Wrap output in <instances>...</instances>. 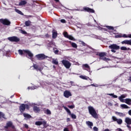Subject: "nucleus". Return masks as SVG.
Returning <instances> with one entry per match:
<instances>
[{"label": "nucleus", "mask_w": 131, "mask_h": 131, "mask_svg": "<svg viewBox=\"0 0 131 131\" xmlns=\"http://www.w3.org/2000/svg\"><path fill=\"white\" fill-rule=\"evenodd\" d=\"M125 122L127 124H131V118L128 117H126L125 119Z\"/></svg>", "instance_id": "obj_17"}, {"label": "nucleus", "mask_w": 131, "mask_h": 131, "mask_svg": "<svg viewBox=\"0 0 131 131\" xmlns=\"http://www.w3.org/2000/svg\"><path fill=\"white\" fill-rule=\"evenodd\" d=\"M29 17H30V18L32 17V15H29Z\"/></svg>", "instance_id": "obj_64"}, {"label": "nucleus", "mask_w": 131, "mask_h": 131, "mask_svg": "<svg viewBox=\"0 0 131 131\" xmlns=\"http://www.w3.org/2000/svg\"><path fill=\"white\" fill-rule=\"evenodd\" d=\"M45 113H46V114H47V115H51V114H52V112H51V111L49 109H47L45 112Z\"/></svg>", "instance_id": "obj_31"}, {"label": "nucleus", "mask_w": 131, "mask_h": 131, "mask_svg": "<svg viewBox=\"0 0 131 131\" xmlns=\"http://www.w3.org/2000/svg\"><path fill=\"white\" fill-rule=\"evenodd\" d=\"M68 38H69V39H70L71 40H75L74 37H73V36L71 35H69V37H68Z\"/></svg>", "instance_id": "obj_40"}, {"label": "nucleus", "mask_w": 131, "mask_h": 131, "mask_svg": "<svg viewBox=\"0 0 131 131\" xmlns=\"http://www.w3.org/2000/svg\"><path fill=\"white\" fill-rule=\"evenodd\" d=\"M129 45L131 46V39L129 40Z\"/></svg>", "instance_id": "obj_59"}, {"label": "nucleus", "mask_w": 131, "mask_h": 131, "mask_svg": "<svg viewBox=\"0 0 131 131\" xmlns=\"http://www.w3.org/2000/svg\"><path fill=\"white\" fill-rule=\"evenodd\" d=\"M70 43H71L72 48H74L75 49H76L77 48V45L75 42H71V41H70Z\"/></svg>", "instance_id": "obj_23"}, {"label": "nucleus", "mask_w": 131, "mask_h": 131, "mask_svg": "<svg viewBox=\"0 0 131 131\" xmlns=\"http://www.w3.org/2000/svg\"><path fill=\"white\" fill-rule=\"evenodd\" d=\"M112 119L115 122H117L119 125L122 124V119H118L117 117L113 116L112 118Z\"/></svg>", "instance_id": "obj_7"}, {"label": "nucleus", "mask_w": 131, "mask_h": 131, "mask_svg": "<svg viewBox=\"0 0 131 131\" xmlns=\"http://www.w3.org/2000/svg\"><path fill=\"white\" fill-rule=\"evenodd\" d=\"M58 35V33H57V32H53V34H52V37L53 38H56V37H57Z\"/></svg>", "instance_id": "obj_29"}, {"label": "nucleus", "mask_w": 131, "mask_h": 131, "mask_svg": "<svg viewBox=\"0 0 131 131\" xmlns=\"http://www.w3.org/2000/svg\"><path fill=\"white\" fill-rule=\"evenodd\" d=\"M52 63L53 64H55V65H58V64H59V62H58V60L55 59H53Z\"/></svg>", "instance_id": "obj_33"}, {"label": "nucleus", "mask_w": 131, "mask_h": 131, "mask_svg": "<svg viewBox=\"0 0 131 131\" xmlns=\"http://www.w3.org/2000/svg\"><path fill=\"white\" fill-rule=\"evenodd\" d=\"M98 56L100 57V58H103V57L107 56V53L105 52H101L98 54Z\"/></svg>", "instance_id": "obj_20"}, {"label": "nucleus", "mask_w": 131, "mask_h": 131, "mask_svg": "<svg viewBox=\"0 0 131 131\" xmlns=\"http://www.w3.org/2000/svg\"><path fill=\"white\" fill-rule=\"evenodd\" d=\"M69 115L71 116V117L73 118V119H76V115H75L74 114H72L71 113V114Z\"/></svg>", "instance_id": "obj_39"}, {"label": "nucleus", "mask_w": 131, "mask_h": 131, "mask_svg": "<svg viewBox=\"0 0 131 131\" xmlns=\"http://www.w3.org/2000/svg\"><path fill=\"white\" fill-rule=\"evenodd\" d=\"M129 115H130L131 116V110H130L128 112Z\"/></svg>", "instance_id": "obj_54"}, {"label": "nucleus", "mask_w": 131, "mask_h": 131, "mask_svg": "<svg viewBox=\"0 0 131 131\" xmlns=\"http://www.w3.org/2000/svg\"><path fill=\"white\" fill-rule=\"evenodd\" d=\"M69 121H70V118H68L67 119V122H69Z\"/></svg>", "instance_id": "obj_53"}, {"label": "nucleus", "mask_w": 131, "mask_h": 131, "mask_svg": "<svg viewBox=\"0 0 131 131\" xmlns=\"http://www.w3.org/2000/svg\"><path fill=\"white\" fill-rule=\"evenodd\" d=\"M74 83V82L73 81H71V84L72 85H75L74 84H73Z\"/></svg>", "instance_id": "obj_58"}, {"label": "nucleus", "mask_w": 131, "mask_h": 131, "mask_svg": "<svg viewBox=\"0 0 131 131\" xmlns=\"http://www.w3.org/2000/svg\"><path fill=\"white\" fill-rule=\"evenodd\" d=\"M8 39L10 41H14L15 42L20 41V38H18L17 36L9 37L8 38Z\"/></svg>", "instance_id": "obj_8"}, {"label": "nucleus", "mask_w": 131, "mask_h": 131, "mask_svg": "<svg viewBox=\"0 0 131 131\" xmlns=\"http://www.w3.org/2000/svg\"><path fill=\"white\" fill-rule=\"evenodd\" d=\"M130 124H127V127H128V128H129V129H130L131 127L130 126H129Z\"/></svg>", "instance_id": "obj_51"}, {"label": "nucleus", "mask_w": 131, "mask_h": 131, "mask_svg": "<svg viewBox=\"0 0 131 131\" xmlns=\"http://www.w3.org/2000/svg\"><path fill=\"white\" fill-rule=\"evenodd\" d=\"M61 62L62 63L64 67H66V68H67V69H69V68L71 67V63H70V62H69L68 60L63 59L61 61Z\"/></svg>", "instance_id": "obj_5"}, {"label": "nucleus", "mask_w": 131, "mask_h": 131, "mask_svg": "<svg viewBox=\"0 0 131 131\" xmlns=\"http://www.w3.org/2000/svg\"><path fill=\"white\" fill-rule=\"evenodd\" d=\"M86 124L88 125V126H89L90 128H92V126H94V124L93 123V122L90 121H86Z\"/></svg>", "instance_id": "obj_18"}, {"label": "nucleus", "mask_w": 131, "mask_h": 131, "mask_svg": "<svg viewBox=\"0 0 131 131\" xmlns=\"http://www.w3.org/2000/svg\"><path fill=\"white\" fill-rule=\"evenodd\" d=\"M81 45H82L83 46H84V47H85V43H84V42L83 41H81Z\"/></svg>", "instance_id": "obj_49"}, {"label": "nucleus", "mask_w": 131, "mask_h": 131, "mask_svg": "<svg viewBox=\"0 0 131 131\" xmlns=\"http://www.w3.org/2000/svg\"><path fill=\"white\" fill-rule=\"evenodd\" d=\"M30 24H31V21L30 20H27L25 22V25L26 26H30Z\"/></svg>", "instance_id": "obj_34"}, {"label": "nucleus", "mask_w": 131, "mask_h": 131, "mask_svg": "<svg viewBox=\"0 0 131 131\" xmlns=\"http://www.w3.org/2000/svg\"><path fill=\"white\" fill-rule=\"evenodd\" d=\"M1 22L4 24V25H7L8 26L11 24V22L9 21V20L5 19H1Z\"/></svg>", "instance_id": "obj_14"}, {"label": "nucleus", "mask_w": 131, "mask_h": 131, "mask_svg": "<svg viewBox=\"0 0 131 131\" xmlns=\"http://www.w3.org/2000/svg\"><path fill=\"white\" fill-rule=\"evenodd\" d=\"M54 53H55V54H58V53H59V50H55V51H54Z\"/></svg>", "instance_id": "obj_52"}, {"label": "nucleus", "mask_w": 131, "mask_h": 131, "mask_svg": "<svg viewBox=\"0 0 131 131\" xmlns=\"http://www.w3.org/2000/svg\"><path fill=\"white\" fill-rule=\"evenodd\" d=\"M18 53L22 56L24 53L25 54H27V55L29 56V59L31 60V61H33V53L31 52V51L29 50H18Z\"/></svg>", "instance_id": "obj_1"}, {"label": "nucleus", "mask_w": 131, "mask_h": 131, "mask_svg": "<svg viewBox=\"0 0 131 131\" xmlns=\"http://www.w3.org/2000/svg\"><path fill=\"white\" fill-rule=\"evenodd\" d=\"M121 50L122 51H129V50H130L129 48H126L125 47H121Z\"/></svg>", "instance_id": "obj_32"}, {"label": "nucleus", "mask_w": 131, "mask_h": 131, "mask_svg": "<svg viewBox=\"0 0 131 131\" xmlns=\"http://www.w3.org/2000/svg\"><path fill=\"white\" fill-rule=\"evenodd\" d=\"M33 110H34V112H36V113H37V112H39V111H40L39 107L36 106L33 107Z\"/></svg>", "instance_id": "obj_21"}, {"label": "nucleus", "mask_w": 131, "mask_h": 131, "mask_svg": "<svg viewBox=\"0 0 131 131\" xmlns=\"http://www.w3.org/2000/svg\"><path fill=\"white\" fill-rule=\"evenodd\" d=\"M116 131H123V130L121 128H118L117 129H116Z\"/></svg>", "instance_id": "obj_48"}, {"label": "nucleus", "mask_w": 131, "mask_h": 131, "mask_svg": "<svg viewBox=\"0 0 131 131\" xmlns=\"http://www.w3.org/2000/svg\"><path fill=\"white\" fill-rule=\"evenodd\" d=\"M124 98H126V94H123L121 95L118 97V99L120 100V102H122V103H126V104H127V105H131V99L127 98L123 99Z\"/></svg>", "instance_id": "obj_2"}, {"label": "nucleus", "mask_w": 131, "mask_h": 131, "mask_svg": "<svg viewBox=\"0 0 131 131\" xmlns=\"http://www.w3.org/2000/svg\"><path fill=\"white\" fill-rule=\"evenodd\" d=\"M106 28L109 29L110 30H114V28H113V27L107 26Z\"/></svg>", "instance_id": "obj_42"}, {"label": "nucleus", "mask_w": 131, "mask_h": 131, "mask_svg": "<svg viewBox=\"0 0 131 131\" xmlns=\"http://www.w3.org/2000/svg\"><path fill=\"white\" fill-rule=\"evenodd\" d=\"M4 127L5 128H9V127L14 128L15 127L13 125V123L12 122L9 121L7 123L6 125Z\"/></svg>", "instance_id": "obj_13"}, {"label": "nucleus", "mask_w": 131, "mask_h": 131, "mask_svg": "<svg viewBox=\"0 0 131 131\" xmlns=\"http://www.w3.org/2000/svg\"><path fill=\"white\" fill-rule=\"evenodd\" d=\"M63 131H69V129L68 128H64Z\"/></svg>", "instance_id": "obj_50"}, {"label": "nucleus", "mask_w": 131, "mask_h": 131, "mask_svg": "<svg viewBox=\"0 0 131 131\" xmlns=\"http://www.w3.org/2000/svg\"><path fill=\"white\" fill-rule=\"evenodd\" d=\"M25 109H27V110H29V105H28V104H22L20 105L19 110L20 112H24Z\"/></svg>", "instance_id": "obj_6"}, {"label": "nucleus", "mask_w": 131, "mask_h": 131, "mask_svg": "<svg viewBox=\"0 0 131 131\" xmlns=\"http://www.w3.org/2000/svg\"><path fill=\"white\" fill-rule=\"evenodd\" d=\"M63 96L65 97V98H69V97H71L72 96V94H71V92L68 90H66L63 93Z\"/></svg>", "instance_id": "obj_10"}, {"label": "nucleus", "mask_w": 131, "mask_h": 131, "mask_svg": "<svg viewBox=\"0 0 131 131\" xmlns=\"http://www.w3.org/2000/svg\"><path fill=\"white\" fill-rule=\"evenodd\" d=\"M115 37H116V38H120V37H122V36H121V35H117L115 36Z\"/></svg>", "instance_id": "obj_46"}, {"label": "nucleus", "mask_w": 131, "mask_h": 131, "mask_svg": "<svg viewBox=\"0 0 131 131\" xmlns=\"http://www.w3.org/2000/svg\"><path fill=\"white\" fill-rule=\"evenodd\" d=\"M84 11H86V12H89V13H95V10L93 9H91L89 7H85L83 8Z\"/></svg>", "instance_id": "obj_16"}, {"label": "nucleus", "mask_w": 131, "mask_h": 131, "mask_svg": "<svg viewBox=\"0 0 131 131\" xmlns=\"http://www.w3.org/2000/svg\"><path fill=\"white\" fill-rule=\"evenodd\" d=\"M88 110L90 114H91V115H92V116L94 118H98V114L96 112V110H95V108L93 107V106H89Z\"/></svg>", "instance_id": "obj_3"}, {"label": "nucleus", "mask_w": 131, "mask_h": 131, "mask_svg": "<svg viewBox=\"0 0 131 131\" xmlns=\"http://www.w3.org/2000/svg\"><path fill=\"white\" fill-rule=\"evenodd\" d=\"M20 32L22 33V34H27V32H26V31H25L23 30H21L20 31Z\"/></svg>", "instance_id": "obj_44"}, {"label": "nucleus", "mask_w": 131, "mask_h": 131, "mask_svg": "<svg viewBox=\"0 0 131 131\" xmlns=\"http://www.w3.org/2000/svg\"><path fill=\"white\" fill-rule=\"evenodd\" d=\"M42 124L44 126V127H47V122L46 121H36L35 122V125H41Z\"/></svg>", "instance_id": "obj_11"}, {"label": "nucleus", "mask_w": 131, "mask_h": 131, "mask_svg": "<svg viewBox=\"0 0 131 131\" xmlns=\"http://www.w3.org/2000/svg\"><path fill=\"white\" fill-rule=\"evenodd\" d=\"M55 2H56L57 3H58V2H59V0H54Z\"/></svg>", "instance_id": "obj_63"}, {"label": "nucleus", "mask_w": 131, "mask_h": 131, "mask_svg": "<svg viewBox=\"0 0 131 131\" xmlns=\"http://www.w3.org/2000/svg\"><path fill=\"white\" fill-rule=\"evenodd\" d=\"M33 67V68H34V69H35V70H36L37 71H40V72H41L42 69H43V68H42V67L39 66L36 64H34Z\"/></svg>", "instance_id": "obj_9"}, {"label": "nucleus", "mask_w": 131, "mask_h": 131, "mask_svg": "<svg viewBox=\"0 0 131 131\" xmlns=\"http://www.w3.org/2000/svg\"><path fill=\"white\" fill-rule=\"evenodd\" d=\"M108 105H109L110 106H112V103L111 102H108Z\"/></svg>", "instance_id": "obj_56"}, {"label": "nucleus", "mask_w": 131, "mask_h": 131, "mask_svg": "<svg viewBox=\"0 0 131 131\" xmlns=\"http://www.w3.org/2000/svg\"><path fill=\"white\" fill-rule=\"evenodd\" d=\"M2 118H4V119H7V118H6L5 114L4 113L0 112V119H2Z\"/></svg>", "instance_id": "obj_22"}, {"label": "nucleus", "mask_w": 131, "mask_h": 131, "mask_svg": "<svg viewBox=\"0 0 131 131\" xmlns=\"http://www.w3.org/2000/svg\"><path fill=\"white\" fill-rule=\"evenodd\" d=\"M60 22L61 23H66V20L64 19H62L60 20Z\"/></svg>", "instance_id": "obj_47"}, {"label": "nucleus", "mask_w": 131, "mask_h": 131, "mask_svg": "<svg viewBox=\"0 0 131 131\" xmlns=\"http://www.w3.org/2000/svg\"><path fill=\"white\" fill-rule=\"evenodd\" d=\"M129 81H131V76L129 77V79H128Z\"/></svg>", "instance_id": "obj_61"}, {"label": "nucleus", "mask_w": 131, "mask_h": 131, "mask_svg": "<svg viewBox=\"0 0 131 131\" xmlns=\"http://www.w3.org/2000/svg\"><path fill=\"white\" fill-rule=\"evenodd\" d=\"M80 78H81L82 79H85V80H88L90 77L86 76H82L81 75L79 76Z\"/></svg>", "instance_id": "obj_27"}, {"label": "nucleus", "mask_w": 131, "mask_h": 131, "mask_svg": "<svg viewBox=\"0 0 131 131\" xmlns=\"http://www.w3.org/2000/svg\"><path fill=\"white\" fill-rule=\"evenodd\" d=\"M107 95L108 96H112L113 98H115V99L118 98V96H117V95H114V93H113V94H107Z\"/></svg>", "instance_id": "obj_38"}, {"label": "nucleus", "mask_w": 131, "mask_h": 131, "mask_svg": "<svg viewBox=\"0 0 131 131\" xmlns=\"http://www.w3.org/2000/svg\"><path fill=\"white\" fill-rule=\"evenodd\" d=\"M122 45H129V40H125L121 42Z\"/></svg>", "instance_id": "obj_25"}, {"label": "nucleus", "mask_w": 131, "mask_h": 131, "mask_svg": "<svg viewBox=\"0 0 131 131\" xmlns=\"http://www.w3.org/2000/svg\"><path fill=\"white\" fill-rule=\"evenodd\" d=\"M127 37L131 38V34L128 35Z\"/></svg>", "instance_id": "obj_60"}, {"label": "nucleus", "mask_w": 131, "mask_h": 131, "mask_svg": "<svg viewBox=\"0 0 131 131\" xmlns=\"http://www.w3.org/2000/svg\"><path fill=\"white\" fill-rule=\"evenodd\" d=\"M109 49H111V52L112 53H116V51L117 50H119L120 47L119 46L116 44H113L108 46Z\"/></svg>", "instance_id": "obj_4"}, {"label": "nucleus", "mask_w": 131, "mask_h": 131, "mask_svg": "<svg viewBox=\"0 0 131 131\" xmlns=\"http://www.w3.org/2000/svg\"><path fill=\"white\" fill-rule=\"evenodd\" d=\"M27 4L26 1H22L19 3V6H24Z\"/></svg>", "instance_id": "obj_26"}, {"label": "nucleus", "mask_w": 131, "mask_h": 131, "mask_svg": "<svg viewBox=\"0 0 131 131\" xmlns=\"http://www.w3.org/2000/svg\"><path fill=\"white\" fill-rule=\"evenodd\" d=\"M63 108L64 110L67 111V112L68 113L69 115L71 114V112L70 111V110L68 109V108H67L66 106H64Z\"/></svg>", "instance_id": "obj_35"}, {"label": "nucleus", "mask_w": 131, "mask_h": 131, "mask_svg": "<svg viewBox=\"0 0 131 131\" xmlns=\"http://www.w3.org/2000/svg\"><path fill=\"white\" fill-rule=\"evenodd\" d=\"M100 60H103V61H110V58H107L106 57H100Z\"/></svg>", "instance_id": "obj_37"}, {"label": "nucleus", "mask_w": 131, "mask_h": 131, "mask_svg": "<svg viewBox=\"0 0 131 131\" xmlns=\"http://www.w3.org/2000/svg\"><path fill=\"white\" fill-rule=\"evenodd\" d=\"M115 114L118 115L120 117H124V116H125V114L118 112H115Z\"/></svg>", "instance_id": "obj_19"}, {"label": "nucleus", "mask_w": 131, "mask_h": 131, "mask_svg": "<svg viewBox=\"0 0 131 131\" xmlns=\"http://www.w3.org/2000/svg\"><path fill=\"white\" fill-rule=\"evenodd\" d=\"M23 115L25 118H31V116L28 114L24 113Z\"/></svg>", "instance_id": "obj_28"}, {"label": "nucleus", "mask_w": 131, "mask_h": 131, "mask_svg": "<svg viewBox=\"0 0 131 131\" xmlns=\"http://www.w3.org/2000/svg\"><path fill=\"white\" fill-rule=\"evenodd\" d=\"M120 106L122 109H128V108H129L126 104H121Z\"/></svg>", "instance_id": "obj_24"}, {"label": "nucleus", "mask_w": 131, "mask_h": 131, "mask_svg": "<svg viewBox=\"0 0 131 131\" xmlns=\"http://www.w3.org/2000/svg\"><path fill=\"white\" fill-rule=\"evenodd\" d=\"M36 57H37L38 60H43V59H46V55L44 54H38L36 55Z\"/></svg>", "instance_id": "obj_15"}, {"label": "nucleus", "mask_w": 131, "mask_h": 131, "mask_svg": "<svg viewBox=\"0 0 131 131\" xmlns=\"http://www.w3.org/2000/svg\"><path fill=\"white\" fill-rule=\"evenodd\" d=\"M82 68L84 70H86L87 71H89V72L91 71V67L88 64H82Z\"/></svg>", "instance_id": "obj_12"}, {"label": "nucleus", "mask_w": 131, "mask_h": 131, "mask_svg": "<svg viewBox=\"0 0 131 131\" xmlns=\"http://www.w3.org/2000/svg\"><path fill=\"white\" fill-rule=\"evenodd\" d=\"M25 127H26V128H28V125L25 124Z\"/></svg>", "instance_id": "obj_55"}, {"label": "nucleus", "mask_w": 131, "mask_h": 131, "mask_svg": "<svg viewBox=\"0 0 131 131\" xmlns=\"http://www.w3.org/2000/svg\"><path fill=\"white\" fill-rule=\"evenodd\" d=\"M91 85H92V86H96V85H95V84H92Z\"/></svg>", "instance_id": "obj_62"}, {"label": "nucleus", "mask_w": 131, "mask_h": 131, "mask_svg": "<svg viewBox=\"0 0 131 131\" xmlns=\"http://www.w3.org/2000/svg\"><path fill=\"white\" fill-rule=\"evenodd\" d=\"M93 130L94 131H98L99 130V129L98 128V127H96V126H94L93 127Z\"/></svg>", "instance_id": "obj_45"}, {"label": "nucleus", "mask_w": 131, "mask_h": 131, "mask_svg": "<svg viewBox=\"0 0 131 131\" xmlns=\"http://www.w3.org/2000/svg\"><path fill=\"white\" fill-rule=\"evenodd\" d=\"M63 35L64 36V37H67V38H68L69 35H68V33H67V32H64L63 33Z\"/></svg>", "instance_id": "obj_41"}, {"label": "nucleus", "mask_w": 131, "mask_h": 131, "mask_svg": "<svg viewBox=\"0 0 131 131\" xmlns=\"http://www.w3.org/2000/svg\"><path fill=\"white\" fill-rule=\"evenodd\" d=\"M37 88H38L37 86H32L28 87V89L29 90H35V89H37Z\"/></svg>", "instance_id": "obj_36"}, {"label": "nucleus", "mask_w": 131, "mask_h": 131, "mask_svg": "<svg viewBox=\"0 0 131 131\" xmlns=\"http://www.w3.org/2000/svg\"><path fill=\"white\" fill-rule=\"evenodd\" d=\"M68 107L70 109H73V108H75V105H68Z\"/></svg>", "instance_id": "obj_43"}, {"label": "nucleus", "mask_w": 131, "mask_h": 131, "mask_svg": "<svg viewBox=\"0 0 131 131\" xmlns=\"http://www.w3.org/2000/svg\"><path fill=\"white\" fill-rule=\"evenodd\" d=\"M15 11L17 14H19V15H21L22 16L24 15V14L21 11L19 10V9H15Z\"/></svg>", "instance_id": "obj_30"}, {"label": "nucleus", "mask_w": 131, "mask_h": 131, "mask_svg": "<svg viewBox=\"0 0 131 131\" xmlns=\"http://www.w3.org/2000/svg\"><path fill=\"white\" fill-rule=\"evenodd\" d=\"M122 37H128L127 36H126V35L124 34L123 36H122Z\"/></svg>", "instance_id": "obj_57"}]
</instances>
